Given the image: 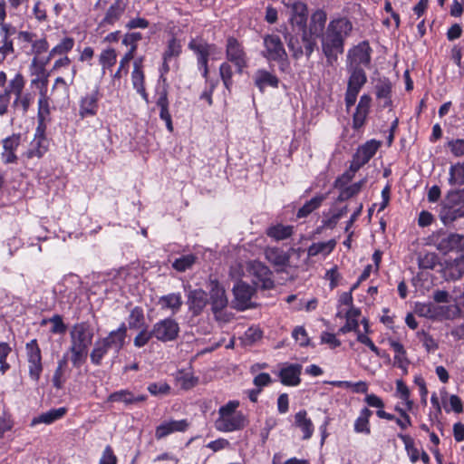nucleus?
<instances>
[{
  "label": "nucleus",
  "instance_id": "obj_38",
  "mask_svg": "<svg viewBox=\"0 0 464 464\" xmlns=\"http://www.w3.org/2000/svg\"><path fill=\"white\" fill-rule=\"evenodd\" d=\"M326 194L314 196L313 198L306 201L304 206L298 209L296 218H303L308 217L314 210L321 207L322 203L326 199Z\"/></svg>",
  "mask_w": 464,
  "mask_h": 464
},
{
  "label": "nucleus",
  "instance_id": "obj_30",
  "mask_svg": "<svg viewBox=\"0 0 464 464\" xmlns=\"http://www.w3.org/2000/svg\"><path fill=\"white\" fill-rule=\"evenodd\" d=\"M380 146V142L372 140L360 146L353 156L361 161L363 165L375 155Z\"/></svg>",
  "mask_w": 464,
  "mask_h": 464
},
{
  "label": "nucleus",
  "instance_id": "obj_23",
  "mask_svg": "<svg viewBox=\"0 0 464 464\" xmlns=\"http://www.w3.org/2000/svg\"><path fill=\"white\" fill-rule=\"evenodd\" d=\"M127 330V325L125 323H122L118 329L110 332L106 337L102 338L116 354H118L124 346Z\"/></svg>",
  "mask_w": 464,
  "mask_h": 464
},
{
  "label": "nucleus",
  "instance_id": "obj_58",
  "mask_svg": "<svg viewBox=\"0 0 464 464\" xmlns=\"http://www.w3.org/2000/svg\"><path fill=\"white\" fill-rule=\"evenodd\" d=\"M181 53V45L179 42L172 37L168 42V46L163 53V60H170L172 57H178Z\"/></svg>",
  "mask_w": 464,
  "mask_h": 464
},
{
  "label": "nucleus",
  "instance_id": "obj_21",
  "mask_svg": "<svg viewBox=\"0 0 464 464\" xmlns=\"http://www.w3.org/2000/svg\"><path fill=\"white\" fill-rule=\"evenodd\" d=\"M188 305L194 316L199 315L208 303L207 293L198 288L191 290L188 295Z\"/></svg>",
  "mask_w": 464,
  "mask_h": 464
},
{
  "label": "nucleus",
  "instance_id": "obj_14",
  "mask_svg": "<svg viewBox=\"0 0 464 464\" xmlns=\"http://www.w3.org/2000/svg\"><path fill=\"white\" fill-rule=\"evenodd\" d=\"M209 303L211 311L215 315H218L227 306L228 300L226 295V291L218 280L210 281Z\"/></svg>",
  "mask_w": 464,
  "mask_h": 464
},
{
  "label": "nucleus",
  "instance_id": "obj_54",
  "mask_svg": "<svg viewBox=\"0 0 464 464\" xmlns=\"http://www.w3.org/2000/svg\"><path fill=\"white\" fill-rule=\"evenodd\" d=\"M396 393L401 400L405 401L407 410L411 411L413 407V401L410 399L411 392L402 380L396 381Z\"/></svg>",
  "mask_w": 464,
  "mask_h": 464
},
{
  "label": "nucleus",
  "instance_id": "obj_8",
  "mask_svg": "<svg viewBox=\"0 0 464 464\" xmlns=\"http://www.w3.org/2000/svg\"><path fill=\"white\" fill-rule=\"evenodd\" d=\"M372 52V49L368 41L361 42L348 51L347 65L371 68Z\"/></svg>",
  "mask_w": 464,
  "mask_h": 464
},
{
  "label": "nucleus",
  "instance_id": "obj_17",
  "mask_svg": "<svg viewBox=\"0 0 464 464\" xmlns=\"http://www.w3.org/2000/svg\"><path fill=\"white\" fill-rule=\"evenodd\" d=\"M156 105L160 109V118L164 121L169 132L173 131V123L169 113V84L157 92Z\"/></svg>",
  "mask_w": 464,
  "mask_h": 464
},
{
  "label": "nucleus",
  "instance_id": "obj_31",
  "mask_svg": "<svg viewBox=\"0 0 464 464\" xmlns=\"http://www.w3.org/2000/svg\"><path fill=\"white\" fill-rule=\"evenodd\" d=\"M158 304L162 310L169 309L172 314H176L183 304L180 293H171L159 298Z\"/></svg>",
  "mask_w": 464,
  "mask_h": 464
},
{
  "label": "nucleus",
  "instance_id": "obj_28",
  "mask_svg": "<svg viewBox=\"0 0 464 464\" xmlns=\"http://www.w3.org/2000/svg\"><path fill=\"white\" fill-rule=\"evenodd\" d=\"M142 59H139L134 63V69L131 73V81L134 89H136L137 92L141 95V97L149 102V95L145 89V76L143 70L141 68Z\"/></svg>",
  "mask_w": 464,
  "mask_h": 464
},
{
  "label": "nucleus",
  "instance_id": "obj_18",
  "mask_svg": "<svg viewBox=\"0 0 464 464\" xmlns=\"http://www.w3.org/2000/svg\"><path fill=\"white\" fill-rule=\"evenodd\" d=\"M16 33V28L10 24H1L0 26V55L3 61L7 55L14 53V42L11 38Z\"/></svg>",
  "mask_w": 464,
  "mask_h": 464
},
{
  "label": "nucleus",
  "instance_id": "obj_62",
  "mask_svg": "<svg viewBox=\"0 0 464 464\" xmlns=\"http://www.w3.org/2000/svg\"><path fill=\"white\" fill-rule=\"evenodd\" d=\"M418 336H422L421 342L428 353L434 352L439 348L438 342L428 333H426L424 330H421L420 332H418Z\"/></svg>",
  "mask_w": 464,
  "mask_h": 464
},
{
  "label": "nucleus",
  "instance_id": "obj_61",
  "mask_svg": "<svg viewBox=\"0 0 464 464\" xmlns=\"http://www.w3.org/2000/svg\"><path fill=\"white\" fill-rule=\"evenodd\" d=\"M53 325L50 330L52 334H63L67 330V325L63 323V317L60 314H54L48 319Z\"/></svg>",
  "mask_w": 464,
  "mask_h": 464
},
{
  "label": "nucleus",
  "instance_id": "obj_6",
  "mask_svg": "<svg viewBox=\"0 0 464 464\" xmlns=\"http://www.w3.org/2000/svg\"><path fill=\"white\" fill-rule=\"evenodd\" d=\"M26 359L28 362V374L32 380L38 382L44 370L42 362V351L36 339L25 344Z\"/></svg>",
  "mask_w": 464,
  "mask_h": 464
},
{
  "label": "nucleus",
  "instance_id": "obj_45",
  "mask_svg": "<svg viewBox=\"0 0 464 464\" xmlns=\"http://www.w3.org/2000/svg\"><path fill=\"white\" fill-rule=\"evenodd\" d=\"M398 438L404 443L405 450L412 463L420 459V451L415 447L414 440L410 435L399 433Z\"/></svg>",
  "mask_w": 464,
  "mask_h": 464
},
{
  "label": "nucleus",
  "instance_id": "obj_2",
  "mask_svg": "<svg viewBox=\"0 0 464 464\" xmlns=\"http://www.w3.org/2000/svg\"><path fill=\"white\" fill-rule=\"evenodd\" d=\"M326 21V12L323 9H317L312 14L309 24H306V27L302 30V42L307 58L311 56L317 46L316 39L324 34Z\"/></svg>",
  "mask_w": 464,
  "mask_h": 464
},
{
  "label": "nucleus",
  "instance_id": "obj_43",
  "mask_svg": "<svg viewBox=\"0 0 464 464\" xmlns=\"http://www.w3.org/2000/svg\"><path fill=\"white\" fill-rule=\"evenodd\" d=\"M141 39L142 34L140 32H131L125 34L122 38L121 44L123 45L130 47L125 55L134 58L138 48V42Z\"/></svg>",
  "mask_w": 464,
  "mask_h": 464
},
{
  "label": "nucleus",
  "instance_id": "obj_12",
  "mask_svg": "<svg viewBox=\"0 0 464 464\" xmlns=\"http://www.w3.org/2000/svg\"><path fill=\"white\" fill-rule=\"evenodd\" d=\"M256 289L248 284L239 281L233 287L234 301L233 307L238 311H244L252 307L251 298Z\"/></svg>",
  "mask_w": 464,
  "mask_h": 464
},
{
  "label": "nucleus",
  "instance_id": "obj_46",
  "mask_svg": "<svg viewBox=\"0 0 464 464\" xmlns=\"http://www.w3.org/2000/svg\"><path fill=\"white\" fill-rule=\"evenodd\" d=\"M88 349L75 345H70L69 352L71 353V362L75 368H80L86 361L88 355Z\"/></svg>",
  "mask_w": 464,
  "mask_h": 464
},
{
  "label": "nucleus",
  "instance_id": "obj_42",
  "mask_svg": "<svg viewBox=\"0 0 464 464\" xmlns=\"http://www.w3.org/2000/svg\"><path fill=\"white\" fill-rule=\"evenodd\" d=\"M293 234L292 226L277 224L267 228L266 235L276 240H284L290 237Z\"/></svg>",
  "mask_w": 464,
  "mask_h": 464
},
{
  "label": "nucleus",
  "instance_id": "obj_47",
  "mask_svg": "<svg viewBox=\"0 0 464 464\" xmlns=\"http://www.w3.org/2000/svg\"><path fill=\"white\" fill-rule=\"evenodd\" d=\"M335 246L336 241L334 239L327 242L314 243L308 247L307 254L309 256H315L320 253L329 254L334 249Z\"/></svg>",
  "mask_w": 464,
  "mask_h": 464
},
{
  "label": "nucleus",
  "instance_id": "obj_4",
  "mask_svg": "<svg viewBox=\"0 0 464 464\" xmlns=\"http://www.w3.org/2000/svg\"><path fill=\"white\" fill-rule=\"evenodd\" d=\"M460 218H464V201L459 189H451L442 200L440 218L447 226Z\"/></svg>",
  "mask_w": 464,
  "mask_h": 464
},
{
  "label": "nucleus",
  "instance_id": "obj_34",
  "mask_svg": "<svg viewBox=\"0 0 464 464\" xmlns=\"http://www.w3.org/2000/svg\"><path fill=\"white\" fill-rule=\"evenodd\" d=\"M67 412V409L61 407L58 409H51L46 412H43L38 417L33 419L31 425L34 426L39 423L51 424L57 420L62 419Z\"/></svg>",
  "mask_w": 464,
  "mask_h": 464
},
{
  "label": "nucleus",
  "instance_id": "obj_56",
  "mask_svg": "<svg viewBox=\"0 0 464 464\" xmlns=\"http://www.w3.org/2000/svg\"><path fill=\"white\" fill-rule=\"evenodd\" d=\"M74 46V39L72 37H64L61 43L51 50V55H63L69 53Z\"/></svg>",
  "mask_w": 464,
  "mask_h": 464
},
{
  "label": "nucleus",
  "instance_id": "obj_63",
  "mask_svg": "<svg viewBox=\"0 0 464 464\" xmlns=\"http://www.w3.org/2000/svg\"><path fill=\"white\" fill-rule=\"evenodd\" d=\"M177 380L180 382V386L184 390H189L195 387L198 382V377L183 372H179V376L177 377Z\"/></svg>",
  "mask_w": 464,
  "mask_h": 464
},
{
  "label": "nucleus",
  "instance_id": "obj_7",
  "mask_svg": "<svg viewBox=\"0 0 464 464\" xmlns=\"http://www.w3.org/2000/svg\"><path fill=\"white\" fill-rule=\"evenodd\" d=\"M151 329L154 338L161 343L175 341L180 331L178 322L171 317L158 321Z\"/></svg>",
  "mask_w": 464,
  "mask_h": 464
},
{
  "label": "nucleus",
  "instance_id": "obj_59",
  "mask_svg": "<svg viewBox=\"0 0 464 464\" xmlns=\"http://www.w3.org/2000/svg\"><path fill=\"white\" fill-rule=\"evenodd\" d=\"M32 102V96L30 93H20L14 97L13 102L14 108H21L23 113H26L30 108Z\"/></svg>",
  "mask_w": 464,
  "mask_h": 464
},
{
  "label": "nucleus",
  "instance_id": "obj_51",
  "mask_svg": "<svg viewBox=\"0 0 464 464\" xmlns=\"http://www.w3.org/2000/svg\"><path fill=\"white\" fill-rule=\"evenodd\" d=\"M117 61V53L113 48H107L103 50L99 57V63L102 67V72H105L106 69H111Z\"/></svg>",
  "mask_w": 464,
  "mask_h": 464
},
{
  "label": "nucleus",
  "instance_id": "obj_48",
  "mask_svg": "<svg viewBox=\"0 0 464 464\" xmlns=\"http://www.w3.org/2000/svg\"><path fill=\"white\" fill-rule=\"evenodd\" d=\"M67 365L68 360L64 355L61 360L58 361V365L53 376V384L56 389H62L65 382V378L63 375Z\"/></svg>",
  "mask_w": 464,
  "mask_h": 464
},
{
  "label": "nucleus",
  "instance_id": "obj_10",
  "mask_svg": "<svg viewBox=\"0 0 464 464\" xmlns=\"http://www.w3.org/2000/svg\"><path fill=\"white\" fill-rule=\"evenodd\" d=\"M45 124L38 123L34 137L30 142L29 148L25 152L28 159L42 158L48 150L49 140L45 136Z\"/></svg>",
  "mask_w": 464,
  "mask_h": 464
},
{
  "label": "nucleus",
  "instance_id": "obj_22",
  "mask_svg": "<svg viewBox=\"0 0 464 464\" xmlns=\"http://www.w3.org/2000/svg\"><path fill=\"white\" fill-rule=\"evenodd\" d=\"M308 18V7L303 2H295L291 6L290 23L293 28L296 27L298 31L306 27Z\"/></svg>",
  "mask_w": 464,
  "mask_h": 464
},
{
  "label": "nucleus",
  "instance_id": "obj_52",
  "mask_svg": "<svg viewBox=\"0 0 464 464\" xmlns=\"http://www.w3.org/2000/svg\"><path fill=\"white\" fill-rule=\"evenodd\" d=\"M229 62H224L219 66V75L226 89L230 92L233 85V70Z\"/></svg>",
  "mask_w": 464,
  "mask_h": 464
},
{
  "label": "nucleus",
  "instance_id": "obj_25",
  "mask_svg": "<svg viewBox=\"0 0 464 464\" xmlns=\"http://www.w3.org/2000/svg\"><path fill=\"white\" fill-rule=\"evenodd\" d=\"M279 78L265 69H259L254 76V83L261 92H264L266 87L278 88Z\"/></svg>",
  "mask_w": 464,
  "mask_h": 464
},
{
  "label": "nucleus",
  "instance_id": "obj_37",
  "mask_svg": "<svg viewBox=\"0 0 464 464\" xmlns=\"http://www.w3.org/2000/svg\"><path fill=\"white\" fill-rule=\"evenodd\" d=\"M372 415V411L364 407L360 411V415L354 421V431L356 433H362L369 435L371 433L370 418Z\"/></svg>",
  "mask_w": 464,
  "mask_h": 464
},
{
  "label": "nucleus",
  "instance_id": "obj_40",
  "mask_svg": "<svg viewBox=\"0 0 464 464\" xmlns=\"http://www.w3.org/2000/svg\"><path fill=\"white\" fill-rule=\"evenodd\" d=\"M285 39L287 43L289 50L292 52V56L295 59L297 60L305 54V49L304 47L302 39L300 40L297 35H294L293 34L286 32L285 34Z\"/></svg>",
  "mask_w": 464,
  "mask_h": 464
},
{
  "label": "nucleus",
  "instance_id": "obj_24",
  "mask_svg": "<svg viewBox=\"0 0 464 464\" xmlns=\"http://www.w3.org/2000/svg\"><path fill=\"white\" fill-rule=\"evenodd\" d=\"M302 365L299 363L288 364L283 367L278 373L281 382L285 386H296L301 382L300 375Z\"/></svg>",
  "mask_w": 464,
  "mask_h": 464
},
{
  "label": "nucleus",
  "instance_id": "obj_19",
  "mask_svg": "<svg viewBox=\"0 0 464 464\" xmlns=\"http://www.w3.org/2000/svg\"><path fill=\"white\" fill-rule=\"evenodd\" d=\"M189 427V422L186 420L163 421L155 430V438L162 440L174 432H185Z\"/></svg>",
  "mask_w": 464,
  "mask_h": 464
},
{
  "label": "nucleus",
  "instance_id": "obj_41",
  "mask_svg": "<svg viewBox=\"0 0 464 464\" xmlns=\"http://www.w3.org/2000/svg\"><path fill=\"white\" fill-rule=\"evenodd\" d=\"M148 326L145 322L144 311L140 306L133 307L128 316V328L139 330Z\"/></svg>",
  "mask_w": 464,
  "mask_h": 464
},
{
  "label": "nucleus",
  "instance_id": "obj_50",
  "mask_svg": "<svg viewBox=\"0 0 464 464\" xmlns=\"http://www.w3.org/2000/svg\"><path fill=\"white\" fill-rule=\"evenodd\" d=\"M440 264V257L436 253H425L418 257V266L420 269L433 270Z\"/></svg>",
  "mask_w": 464,
  "mask_h": 464
},
{
  "label": "nucleus",
  "instance_id": "obj_11",
  "mask_svg": "<svg viewBox=\"0 0 464 464\" xmlns=\"http://www.w3.org/2000/svg\"><path fill=\"white\" fill-rule=\"evenodd\" d=\"M249 272L253 276V283L256 287L265 290L272 289L275 286L271 270L260 261H253L249 265Z\"/></svg>",
  "mask_w": 464,
  "mask_h": 464
},
{
  "label": "nucleus",
  "instance_id": "obj_20",
  "mask_svg": "<svg viewBox=\"0 0 464 464\" xmlns=\"http://www.w3.org/2000/svg\"><path fill=\"white\" fill-rule=\"evenodd\" d=\"M126 10V4L122 0L114 1L107 9L104 17L99 24V27L112 26L121 20Z\"/></svg>",
  "mask_w": 464,
  "mask_h": 464
},
{
  "label": "nucleus",
  "instance_id": "obj_49",
  "mask_svg": "<svg viewBox=\"0 0 464 464\" xmlns=\"http://www.w3.org/2000/svg\"><path fill=\"white\" fill-rule=\"evenodd\" d=\"M197 260L198 256L194 254L184 255L175 259L172 263V267L178 272H185L190 269Z\"/></svg>",
  "mask_w": 464,
  "mask_h": 464
},
{
  "label": "nucleus",
  "instance_id": "obj_26",
  "mask_svg": "<svg viewBox=\"0 0 464 464\" xmlns=\"http://www.w3.org/2000/svg\"><path fill=\"white\" fill-rule=\"evenodd\" d=\"M188 47L197 55V60L209 58L217 49L216 44H208L202 38H192Z\"/></svg>",
  "mask_w": 464,
  "mask_h": 464
},
{
  "label": "nucleus",
  "instance_id": "obj_32",
  "mask_svg": "<svg viewBox=\"0 0 464 464\" xmlns=\"http://www.w3.org/2000/svg\"><path fill=\"white\" fill-rule=\"evenodd\" d=\"M295 425L302 430L303 440H309L313 436L314 425L311 419L307 417L305 410H301L295 413Z\"/></svg>",
  "mask_w": 464,
  "mask_h": 464
},
{
  "label": "nucleus",
  "instance_id": "obj_39",
  "mask_svg": "<svg viewBox=\"0 0 464 464\" xmlns=\"http://www.w3.org/2000/svg\"><path fill=\"white\" fill-rule=\"evenodd\" d=\"M111 350L102 338L98 339L90 353V359L92 364L100 366L103 357Z\"/></svg>",
  "mask_w": 464,
  "mask_h": 464
},
{
  "label": "nucleus",
  "instance_id": "obj_9",
  "mask_svg": "<svg viewBox=\"0 0 464 464\" xmlns=\"http://www.w3.org/2000/svg\"><path fill=\"white\" fill-rule=\"evenodd\" d=\"M94 331L89 322H81L72 325L70 331L71 345L89 348L92 343Z\"/></svg>",
  "mask_w": 464,
  "mask_h": 464
},
{
  "label": "nucleus",
  "instance_id": "obj_27",
  "mask_svg": "<svg viewBox=\"0 0 464 464\" xmlns=\"http://www.w3.org/2000/svg\"><path fill=\"white\" fill-rule=\"evenodd\" d=\"M147 400V395L140 394L135 395L133 392L128 390H121L111 393L107 401L109 402H123L126 405L136 404L143 402Z\"/></svg>",
  "mask_w": 464,
  "mask_h": 464
},
{
  "label": "nucleus",
  "instance_id": "obj_60",
  "mask_svg": "<svg viewBox=\"0 0 464 464\" xmlns=\"http://www.w3.org/2000/svg\"><path fill=\"white\" fill-rule=\"evenodd\" d=\"M369 111L356 108L355 111L353 115V129L354 130H359L366 122L367 117L369 115Z\"/></svg>",
  "mask_w": 464,
  "mask_h": 464
},
{
  "label": "nucleus",
  "instance_id": "obj_3",
  "mask_svg": "<svg viewBox=\"0 0 464 464\" xmlns=\"http://www.w3.org/2000/svg\"><path fill=\"white\" fill-rule=\"evenodd\" d=\"M264 50L261 54L268 62H276L279 69L285 72L289 67V61L284 44L277 34H266L263 38Z\"/></svg>",
  "mask_w": 464,
  "mask_h": 464
},
{
  "label": "nucleus",
  "instance_id": "obj_44",
  "mask_svg": "<svg viewBox=\"0 0 464 464\" xmlns=\"http://www.w3.org/2000/svg\"><path fill=\"white\" fill-rule=\"evenodd\" d=\"M449 184L451 186L464 185V162H457L450 168Z\"/></svg>",
  "mask_w": 464,
  "mask_h": 464
},
{
  "label": "nucleus",
  "instance_id": "obj_55",
  "mask_svg": "<svg viewBox=\"0 0 464 464\" xmlns=\"http://www.w3.org/2000/svg\"><path fill=\"white\" fill-rule=\"evenodd\" d=\"M377 99L392 97V84L388 78L380 79L375 86Z\"/></svg>",
  "mask_w": 464,
  "mask_h": 464
},
{
  "label": "nucleus",
  "instance_id": "obj_53",
  "mask_svg": "<svg viewBox=\"0 0 464 464\" xmlns=\"http://www.w3.org/2000/svg\"><path fill=\"white\" fill-rule=\"evenodd\" d=\"M50 114V106L46 91H40V98L38 100V123L44 124V118Z\"/></svg>",
  "mask_w": 464,
  "mask_h": 464
},
{
  "label": "nucleus",
  "instance_id": "obj_5",
  "mask_svg": "<svg viewBox=\"0 0 464 464\" xmlns=\"http://www.w3.org/2000/svg\"><path fill=\"white\" fill-rule=\"evenodd\" d=\"M226 59L236 67V72L242 74L245 68L248 66V57L245 47L234 36H228L226 43Z\"/></svg>",
  "mask_w": 464,
  "mask_h": 464
},
{
  "label": "nucleus",
  "instance_id": "obj_1",
  "mask_svg": "<svg viewBox=\"0 0 464 464\" xmlns=\"http://www.w3.org/2000/svg\"><path fill=\"white\" fill-rule=\"evenodd\" d=\"M353 31V24L346 17L333 19L329 22L324 34L322 35V52L329 64L337 62L338 55L344 51V41Z\"/></svg>",
  "mask_w": 464,
  "mask_h": 464
},
{
  "label": "nucleus",
  "instance_id": "obj_64",
  "mask_svg": "<svg viewBox=\"0 0 464 464\" xmlns=\"http://www.w3.org/2000/svg\"><path fill=\"white\" fill-rule=\"evenodd\" d=\"M447 147L455 157L464 156V140L456 139L447 142Z\"/></svg>",
  "mask_w": 464,
  "mask_h": 464
},
{
  "label": "nucleus",
  "instance_id": "obj_16",
  "mask_svg": "<svg viewBox=\"0 0 464 464\" xmlns=\"http://www.w3.org/2000/svg\"><path fill=\"white\" fill-rule=\"evenodd\" d=\"M449 306L437 305L430 303H417L415 305V313L421 317L431 320H443L449 318Z\"/></svg>",
  "mask_w": 464,
  "mask_h": 464
},
{
  "label": "nucleus",
  "instance_id": "obj_15",
  "mask_svg": "<svg viewBox=\"0 0 464 464\" xmlns=\"http://www.w3.org/2000/svg\"><path fill=\"white\" fill-rule=\"evenodd\" d=\"M436 248L444 255L450 252L464 251V235L451 233L434 242Z\"/></svg>",
  "mask_w": 464,
  "mask_h": 464
},
{
  "label": "nucleus",
  "instance_id": "obj_36",
  "mask_svg": "<svg viewBox=\"0 0 464 464\" xmlns=\"http://www.w3.org/2000/svg\"><path fill=\"white\" fill-rule=\"evenodd\" d=\"M265 256L271 264L277 266H286L290 258L287 253L279 247H267Z\"/></svg>",
  "mask_w": 464,
  "mask_h": 464
},
{
  "label": "nucleus",
  "instance_id": "obj_33",
  "mask_svg": "<svg viewBox=\"0 0 464 464\" xmlns=\"http://www.w3.org/2000/svg\"><path fill=\"white\" fill-rule=\"evenodd\" d=\"M347 71L350 73L347 86L362 89L367 82L365 68L347 65Z\"/></svg>",
  "mask_w": 464,
  "mask_h": 464
},
{
  "label": "nucleus",
  "instance_id": "obj_29",
  "mask_svg": "<svg viewBox=\"0 0 464 464\" xmlns=\"http://www.w3.org/2000/svg\"><path fill=\"white\" fill-rule=\"evenodd\" d=\"M98 109V91L86 94L80 102L79 114L82 118L94 116Z\"/></svg>",
  "mask_w": 464,
  "mask_h": 464
},
{
  "label": "nucleus",
  "instance_id": "obj_35",
  "mask_svg": "<svg viewBox=\"0 0 464 464\" xmlns=\"http://www.w3.org/2000/svg\"><path fill=\"white\" fill-rule=\"evenodd\" d=\"M25 82L26 81L24 76L21 72H17L11 80H9L6 82L7 85L2 92L7 94L9 98H11L12 94H14V97H16L23 92L25 86Z\"/></svg>",
  "mask_w": 464,
  "mask_h": 464
},
{
  "label": "nucleus",
  "instance_id": "obj_13",
  "mask_svg": "<svg viewBox=\"0 0 464 464\" xmlns=\"http://www.w3.org/2000/svg\"><path fill=\"white\" fill-rule=\"evenodd\" d=\"M248 424L246 416L242 411L225 417H218L215 427L222 432H232L241 430Z\"/></svg>",
  "mask_w": 464,
  "mask_h": 464
},
{
  "label": "nucleus",
  "instance_id": "obj_57",
  "mask_svg": "<svg viewBox=\"0 0 464 464\" xmlns=\"http://www.w3.org/2000/svg\"><path fill=\"white\" fill-rule=\"evenodd\" d=\"M152 338H154L152 329L149 331L148 326H146L140 329V332L133 339V344L135 347L141 348L147 345Z\"/></svg>",
  "mask_w": 464,
  "mask_h": 464
}]
</instances>
